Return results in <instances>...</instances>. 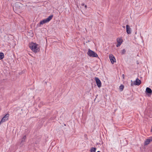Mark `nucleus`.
Segmentation results:
<instances>
[{"label":"nucleus","instance_id":"3","mask_svg":"<svg viewBox=\"0 0 152 152\" xmlns=\"http://www.w3.org/2000/svg\"><path fill=\"white\" fill-rule=\"evenodd\" d=\"M88 55L90 57H98L97 54L94 51L89 49L87 53Z\"/></svg>","mask_w":152,"mask_h":152},{"label":"nucleus","instance_id":"22","mask_svg":"<svg viewBox=\"0 0 152 152\" xmlns=\"http://www.w3.org/2000/svg\"><path fill=\"white\" fill-rule=\"evenodd\" d=\"M131 86H133V84H132V83L131 84Z\"/></svg>","mask_w":152,"mask_h":152},{"label":"nucleus","instance_id":"21","mask_svg":"<svg viewBox=\"0 0 152 152\" xmlns=\"http://www.w3.org/2000/svg\"><path fill=\"white\" fill-rule=\"evenodd\" d=\"M123 28H125V26H123Z\"/></svg>","mask_w":152,"mask_h":152},{"label":"nucleus","instance_id":"17","mask_svg":"<svg viewBox=\"0 0 152 152\" xmlns=\"http://www.w3.org/2000/svg\"><path fill=\"white\" fill-rule=\"evenodd\" d=\"M21 4L19 2H17L15 4V6H19L20 7V5Z\"/></svg>","mask_w":152,"mask_h":152},{"label":"nucleus","instance_id":"5","mask_svg":"<svg viewBox=\"0 0 152 152\" xmlns=\"http://www.w3.org/2000/svg\"><path fill=\"white\" fill-rule=\"evenodd\" d=\"M109 58L112 64H113L114 62H116L115 58L113 55H110Z\"/></svg>","mask_w":152,"mask_h":152},{"label":"nucleus","instance_id":"8","mask_svg":"<svg viewBox=\"0 0 152 152\" xmlns=\"http://www.w3.org/2000/svg\"><path fill=\"white\" fill-rule=\"evenodd\" d=\"M152 141V138L150 137L149 139H147L144 142V145H148L150 142Z\"/></svg>","mask_w":152,"mask_h":152},{"label":"nucleus","instance_id":"9","mask_svg":"<svg viewBox=\"0 0 152 152\" xmlns=\"http://www.w3.org/2000/svg\"><path fill=\"white\" fill-rule=\"evenodd\" d=\"M141 81L138 79L137 78L135 82L134 83V84L135 85L139 86L140 84Z\"/></svg>","mask_w":152,"mask_h":152},{"label":"nucleus","instance_id":"16","mask_svg":"<svg viewBox=\"0 0 152 152\" xmlns=\"http://www.w3.org/2000/svg\"><path fill=\"white\" fill-rule=\"evenodd\" d=\"M126 52V50L125 49H124L121 52V54H124Z\"/></svg>","mask_w":152,"mask_h":152},{"label":"nucleus","instance_id":"1","mask_svg":"<svg viewBox=\"0 0 152 152\" xmlns=\"http://www.w3.org/2000/svg\"><path fill=\"white\" fill-rule=\"evenodd\" d=\"M29 48L31 50L35 53L39 51V49L38 47V45L36 43H31L29 45Z\"/></svg>","mask_w":152,"mask_h":152},{"label":"nucleus","instance_id":"23","mask_svg":"<svg viewBox=\"0 0 152 152\" xmlns=\"http://www.w3.org/2000/svg\"><path fill=\"white\" fill-rule=\"evenodd\" d=\"M97 152H100L99 151H97Z\"/></svg>","mask_w":152,"mask_h":152},{"label":"nucleus","instance_id":"2","mask_svg":"<svg viewBox=\"0 0 152 152\" xmlns=\"http://www.w3.org/2000/svg\"><path fill=\"white\" fill-rule=\"evenodd\" d=\"M53 17V15H51L49 16L46 19H44L42 20H41L40 21L39 23V24L40 25H43L46 23H47L49 21H50L52 18Z\"/></svg>","mask_w":152,"mask_h":152},{"label":"nucleus","instance_id":"14","mask_svg":"<svg viewBox=\"0 0 152 152\" xmlns=\"http://www.w3.org/2000/svg\"><path fill=\"white\" fill-rule=\"evenodd\" d=\"M96 150L95 148L92 147L90 150V152H95Z\"/></svg>","mask_w":152,"mask_h":152},{"label":"nucleus","instance_id":"6","mask_svg":"<svg viewBox=\"0 0 152 152\" xmlns=\"http://www.w3.org/2000/svg\"><path fill=\"white\" fill-rule=\"evenodd\" d=\"M95 80L99 88L102 85V83L100 80L97 77H96Z\"/></svg>","mask_w":152,"mask_h":152},{"label":"nucleus","instance_id":"12","mask_svg":"<svg viewBox=\"0 0 152 152\" xmlns=\"http://www.w3.org/2000/svg\"><path fill=\"white\" fill-rule=\"evenodd\" d=\"M4 56L3 53H0V60L3 59L4 57Z\"/></svg>","mask_w":152,"mask_h":152},{"label":"nucleus","instance_id":"10","mask_svg":"<svg viewBox=\"0 0 152 152\" xmlns=\"http://www.w3.org/2000/svg\"><path fill=\"white\" fill-rule=\"evenodd\" d=\"M146 91L147 93L149 94H151L152 93L151 89L148 87H147L146 88Z\"/></svg>","mask_w":152,"mask_h":152},{"label":"nucleus","instance_id":"20","mask_svg":"<svg viewBox=\"0 0 152 152\" xmlns=\"http://www.w3.org/2000/svg\"><path fill=\"white\" fill-rule=\"evenodd\" d=\"M84 5H85V4H84V3H82V4H81V5H82V6H84Z\"/></svg>","mask_w":152,"mask_h":152},{"label":"nucleus","instance_id":"15","mask_svg":"<svg viewBox=\"0 0 152 152\" xmlns=\"http://www.w3.org/2000/svg\"><path fill=\"white\" fill-rule=\"evenodd\" d=\"M124 88V86L123 85H121L119 87V89L121 90V91L123 90Z\"/></svg>","mask_w":152,"mask_h":152},{"label":"nucleus","instance_id":"13","mask_svg":"<svg viewBox=\"0 0 152 152\" xmlns=\"http://www.w3.org/2000/svg\"><path fill=\"white\" fill-rule=\"evenodd\" d=\"M26 136L24 135L23 136V137L21 141V143H22L23 142H25L26 139Z\"/></svg>","mask_w":152,"mask_h":152},{"label":"nucleus","instance_id":"7","mask_svg":"<svg viewBox=\"0 0 152 152\" xmlns=\"http://www.w3.org/2000/svg\"><path fill=\"white\" fill-rule=\"evenodd\" d=\"M126 31L128 34H130L131 33V29L128 25H126Z\"/></svg>","mask_w":152,"mask_h":152},{"label":"nucleus","instance_id":"18","mask_svg":"<svg viewBox=\"0 0 152 152\" xmlns=\"http://www.w3.org/2000/svg\"><path fill=\"white\" fill-rule=\"evenodd\" d=\"M121 45V44H119V43H118L117 45H116V46L117 47H118L120 46V45Z\"/></svg>","mask_w":152,"mask_h":152},{"label":"nucleus","instance_id":"4","mask_svg":"<svg viewBox=\"0 0 152 152\" xmlns=\"http://www.w3.org/2000/svg\"><path fill=\"white\" fill-rule=\"evenodd\" d=\"M9 116V114H6L2 119L0 122V124H1L2 123L5 122L6 121H7L8 119Z\"/></svg>","mask_w":152,"mask_h":152},{"label":"nucleus","instance_id":"11","mask_svg":"<svg viewBox=\"0 0 152 152\" xmlns=\"http://www.w3.org/2000/svg\"><path fill=\"white\" fill-rule=\"evenodd\" d=\"M117 43L121 44L122 42V39L121 38H118L117 39Z\"/></svg>","mask_w":152,"mask_h":152},{"label":"nucleus","instance_id":"19","mask_svg":"<svg viewBox=\"0 0 152 152\" xmlns=\"http://www.w3.org/2000/svg\"><path fill=\"white\" fill-rule=\"evenodd\" d=\"M85 7L86 9L87 8V6L86 5H85Z\"/></svg>","mask_w":152,"mask_h":152}]
</instances>
